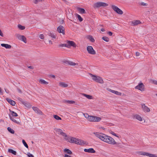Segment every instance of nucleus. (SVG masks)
Wrapping results in <instances>:
<instances>
[{
  "label": "nucleus",
  "instance_id": "obj_18",
  "mask_svg": "<svg viewBox=\"0 0 157 157\" xmlns=\"http://www.w3.org/2000/svg\"><path fill=\"white\" fill-rule=\"evenodd\" d=\"M65 63L66 64H67L71 66L78 65V63H75L72 61H67L65 62Z\"/></svg>",
  "mask_w": 157,
  "mask_h": 157
},
{
  "label": "nucleus",
  "instance_id": "obj_14",
  "mask_svg": "<svg viewBox=\"0 0 157 157\" xmlns=\"http://www.w3.org/2000/svg\"><path fill=\"white\" fill-rule=\"evenodd\" d=\"M143 111L145 112H150V110L145 104L141 105Z\"/></svg>",
  "mask_w": 157,
  "mask_h": 157
},
{
  "label": "nucleus",
  "instance_id": "obj_12",
  "mask_svg": "<svg viewBox=\"0 0 157 157\" xmlns=\"http://www.w3.org/2000/svg\"><path fill=\"white\" fill-rule=\"evenodd\" d=\"M32 108L33 110L35 111V113L40 115H43V113L38 108L35 107H32Z\"/></svg>",
  "mask_w": 157,
  "mask_h": 157
},
{
  "label": "nucleus",
  "instance_id": "obj_56",
  "mask_svg": "<svg viewBox=\"0 0 157 157\" xmlns=\"http://www.w3.org/2000/svg\"><path fill=\"white\" fill-rule=\"evenodd\" d=\"M101 31H102V32H104L105 31V30L104 29H101Z\"/></svg>",
  "mask_w": 157,
  "mask_h": 157
},
{
  "label": "nucleus",
  "instance_id": "obj_9",
  "mask_svg": "<svg viewBox=\"0 0 157 157\" xmlns=\"http://www.w3.org/2000/svg\"><path fill=\"white\" fill-rule=\"evenodd\" d=\"M54 130L56 133L58 134L61 135L64 137V138H67V135L65 133L63 132V131L62 130V129L56 128H54Z\"/></svg>",
  "mask_w": 157,
  "mask_h": 157
},
{
  "label": "nucleus",
  "instance_id": "obj_41",
  "mask_svg": "<svg viewBox=\"0 0 157 157\" xmlns=\"http://www.w3.org/2000/svg\"><path fill=\"white\" fill-rule=\"evenodd\" d=\"M59 46L60 47H66L67 48V47H68V46L67 45V43L65 44H60L59 45Z\"/></svg>",
  "mask_w": 157,
  "mask_h": 157
},
{
  "label": "nucleus",
  "instance_id": "obj_15",
  "mask_svg": "<svg viewBox=\"0 0 157 157\" xmlns=\"http://www.w3.org/2000/svg\"><path fill=\"white\" fill-rule=\"evenodd\" d=\"M107 90L111 92H112L113 93H114L117 95L120 96V95H121L122 94V93H121L118 92L117 91L113 90L110 89L109 88L107 89Z\"/></svg>",
  "mask_w": 157,
  "mask_h": 157
},
{
  "label": "nucleus",
  "instance_id": "obj_34",
  "mask_svg": "<svg viewBox=\"0 0 157 157\" xmlns=\"http://www.w3.org/2000/svg\"><path fill=\"white\" fill-rule=\"evenodd\" d=\"M7 130L10 132L12 134H13L14 133V131L10 127L8 128Z\"/></svg>",
  "mask_w": 157,
  "mask_h": 157
},
{
  "label": "nucleus",
  "instance_id": "obj_50",
  "mask_svg": "<svg viewBox=\"0 0 157 157\" xmlns=\"http://www.w3.org/2000/svg\"><path fill=\"white\" fill-rule=\"evenodd\" d=\"M108 34L110 36H112V34H113V33H112V32H109L108 33Z\"/></svg>",
  "mask_w": 157,
  "mask_h": 157
},
{
  "label": "nucleus",
  "instance_id": "obj_36",
  "mask_svg": "<svg viewBox=\"0 0 157 157\" xmlns=\"http://www.w3.org/2000/svg\"><path fill=\"white\" fill-rule=\"evenodd\" d=\"M18 27L19 29L21 30H24L25 29V27L24 26H23L20 25H18Z\"/></svg>",
  "mask_w": 157,
  "mask_h": 157
},
{
  "label": "nucleus",
  "instance_id": "obj_43",
  "mask_svg": "<svg viewBox=\"0 0 157 157\" xmlns=\"http://www.w3.org/2000/svg\"><path fill=\"white\" fill-rule=\"evenodd\" d=\"M151 83L157 85V81L154 80H151Z\"/></svg>",
  "mask_w": 157,
  "mask_h": 157
},
{
  "label": "nucleus",
  "instance_id": "obj_21",
  "mask_svg": "<svg viewBox=\"0 0 157 157\" xmlns=\"http://www.w3.org/2000/svg\"><path fill=\"white\" fill-rule=\"evenodd\" d=\"M6 100L10 105H14L16 104L15 101L10 99L7 98Z\"/></svg>",
  "mask_w": 157,
  "mask_h": 157
},
{
  "label": "nucleus",
  "instance_id": "obj_1",
  "mask_svg": "<svg viewBox=\"0 0 157 157\" xmlns=\"http://www.w3.org/2000/svg\"><path fill=\"white\" fill-rule=\"evenodd\" d=\"M95 136L101 140L110 144L114 145L117 144L115 140L112 137L105 134L99 133L94 132Z\"/></svg>",
  "mask_w": 157,
  "mask_h": 157
},
{
  "label": "nucleus",
  "instance_id": "obj_61",
  "mask_svg": "<svg viewBox=\"0 0 157 157\" xmlns=\"http://www.w3.org/2000/svg\"><path fill=\"white\" fill-rule=\"evenodd\" d=\"M156 95L157 96V94H156Z\"/></svg>",
  "mask_w": 157,
  "mask_h": 157
},
{
  "label": "nucleus",
  "instance_id": "obj_5",
  "mask_svg": "<svg viewBox=\"0 0 157 157\" xmlns=\"http://www.w3.org/2000/svg\"><path fill=\"white\" fill-rule=\"evenodd\" d=\"M108 6V4L106 3L102 2H98L94 4V7L95 8H98L100 7H106Z\"/></svg>",
  "mask_w": 157,
  "mask_h": 157
},
{
  "label": "nucleus",
  "instance_id": "obj_6",
  "mask_svg": "<svg viewBox=\"0 0 157 157\" xmlns=\"http://www.w3.org/2000/svg\"><path fill=\"white\" fill-rule=\"evenodd\" d=\"M135 89L140 90L142 92L144 91L145 90V86L142 82L139 83L138 85L135 86Z\"/></svg>",
  "mask_w": 157,
  "mask_h": 157
},
{
  "label": "nucleus",
  "instance_id": "obj_55",
  "mask_svg": "<svg viewBox=\"0 0 157 157\" xmlns=\"http://www.w3.org/2000/svg\"><path fill=\"white\" fill-rule=\"evenodd\" d=\"M49 43L51 44H52V42L50 40L49 41Z\"/></svg>",
  "mask_w": 157,
  "mask_h": 157
},
{
  "label": "nucleus",
  "instance_id": "obj_46",
  "mask_svg": "<svg viewBox=\"0 0 157 157\" xmlns=\"http://www.w3.org/2000/svg\"><path fill=\"white\" fill-rule=\"evenodd\" d=\"M39 37L40 39H43L44 38V35L43 34L40 35Z\"/></svg>",
  "mask_w": 157,
  "mask_h": 157
},
{
  "label": "nucleus",
  "instance_id": "obj_64",
  "mask_svg": "<svg viewBox=\"0 0 157 157\" xmlns=\"http://www.w3.org/2000/svg\"><path fill=\"white\" fill-rule=\"evenodd\" d=\"M63 1H64V0H63Z\"/></svg>",
  "mask_w": 157,
  "mask_h": 157
},
{
  "label": "nucleus",
  "instance_id": "obj_45",
  "mask_svg": "<svg viewBox=\"0 0 157 157\" xmlns=\"http://www.w3.org/2000/svg\"><path fill=\"white\" fill-rule=\"evenodd\" d=\"M42 0H35L33 1V2L36 4H37L39 2L42 1Z\"/></svg>",
  "mask_w": 157,
  "mask_h": 157
},
{
  "label": "nucleus",
  "instance_id": "obj_7",
  "mask_svg": "<svg viewBox=\"0 0 157 157\" xmlns=\"http://www.w3.org/2000/svg\"><path fill=\"white\" fill-rule=\"evenodd\" d=\"M138 153L140 155L147 156L149 157H157V155L155 154H151L145 152L140 151L138 152Z\"/></svg>",
  "mask_w": 157,
  "mask_h": 157
},
{
  "label": "nucleus",
  "instance_id": "obj_40",
  "mask_svg": "<svg viewBox=\"0 0 157 157\" xmlns=\"http://www.w3.org/2000/svg\"><path fill=\"white\" fill-rule=\"evenodd\" d=\"M84 116V117L86 118V119L88 120V118H89L90 116L87 113H84L83 114Z\"/></svg>",
  "mask_w": 157,
  "mask_h": 157
},
{
  "label": "nucleus",
  "instance_id": "obj_13",
  "mask_svg": "<svg viewBox=\"0 0 157 157\" xmlns=\"http://www.w3.org/2000/svg\"><path fill=\"white\" fill-rule=\"evenodd\" d=\"M57 30L59 33H62L63 35L65 34L64 29L63 26H59L57 28Z\"/></svg>",
  "mask_w": 157,
  "mask_h": 157
},
{
  "label": "nucleus",
  "instance_id": "obj_20",
  "mask_svg": "<svg viewBox=\"0 0 157 157\" xmlns=\"http://www.w3.org/2000/svg\"><path fill=\"white\" fill-rule=\"evenodd\" d=\"M77 10L81 14H84L86 13V12L85 10L80 7H78L77 8Z\"/></svg>",
  "mask_w": 157,
  "mask_h": 157
},
{
  "label": "nucleus",
  "instance_id": "obj_4",
  "mask_svg": "<svg viewBox=\"0 0 157 157\" xmlns=\"http://www.w3.org/2000/svg\"><path fill=\"white\" fill-rule=\"evenodd\" d=\"M91 76L92 78V79L96 82L101 84L103 83V81L101 77L99 76H96L92 74L91 75Z\"/></svg>",
  "mask_w": 157,
  "mask_h": 157
},
{
  "label": "nucleus",
  "instance_id": "obj_49",
  "mask_svg": "<svg viewBox=\"0 0 157 157\" xmlns=\"http://www.w3.org/2000/svg\"><path fill=\"white\" fill-rule=\"evenodd\" d=\"M0 36L2 37L3 36V34L2 33V32L1 30L0 29Z\"/></svg>",
  "mask_w": 157,
  "mask_h": 157
},
{
  "label": "nucleus",
  "instance_id": "obj_2",
  "mask_svg": "<svg viewBox=\"0 0 157 157\" xmlns=\"http://www.w3.org/2000/svg\"><path fill=\"white\" fill-rule=\"evenodd\" d=\"M64 139L70 143H74L79 145H82L86 144V142L84 141L71 136L68 137L67 136V138H64Z\"/></svg>",
  "mask_w": 157,
  "mask_h": 157
},
{
  "label": "nucleus",
  "instance_id": "obj_29",
  "mask_svg": "<svg viewBox=\"0 0 157 157\" xmlns=\"http://www.w3.org/2000/svg\"><path fill=\"white\" fill-rule=\"evenodd\" d=\"M22 103L28 108L30 107L31 106L30 104L26 101H23Z\"/></svg>",
  "mask_w": 157,
  "mask_h": 157
},
{
  "label": "nucleus",
  "instance_id": "obj_48",
  "mask_svg": "<svg viewBox=\"0 0 157 157\" xmlns=\"http://www.w3.org/2000/svg\"><path fill=\"white\" fill-rule=\"evenodd\" d=\"M140 5H141L143 6H146L147 5V4L146 3H145L144 2H142L140 3Z\"/></svg>",
  "mask_w": 157,
  "mask_h": 157
},
{
  "label": "nucleus",
  "instance_id": "obj_54",
  "mask_svg": "<svg viewBox=\"0 0 157 157\" xmlns=\"http://www.w3.org/2000/svg\"><path fill=\"white\" fill-rule=\"evenodd\" d=\"M100 128L101 129H103V130H105V128L103 127H101Z\"/></svg>",
  "mask_w": 157,
  "mask_h": 157
},
{
  "label": "nucleus",
  "instance_id": "obj_44",
  "mask_svg": "<svg viewBox=\"0 0 157 157\" xmlns=\"http://www.w3.org/2000/svg\"><path fill=\"white\" fill-rule=\"evenodd\" d=\"M27 155L28 157H34L32 154L29 152L28 153Z\"/></svg>",
  "mask_w": 157,
  "mask_h": 157
},
{
  "label": "nucleus",
  "instance_id": "obj_23",
  "mask_svg": "<svg viewBox=\"0 0 157 157\" xmlns=\"http://www.w3.org/2000/svg\"><path fill=\"white\" fill-rule=\"evenodd\" d=\"M134 118L140 121H142V118L138 114H136L134 116Z\"/></svg>",
  "mask_w": 157,
  "mask_h": 157
},
{
  "label": "nucleus",
  "instance_id": "obj_47",
  "mask_svg": "<svg viewBox=\"0 0 157 157\" xmlns=\"http://www.w3.org/2000/svg\"><path fill=\"white\" fill-rule=\"evenodd\" d=\"M115 144L117 145V147H122V145H121V144L120 143H117L116 144Z\"/></svg>",
  "mask_w": 157,
  "mask_h": 157
},
{
  "label": "nucleus",
  "instance_id": "obj_39",
  "mask_svg": "<svg viewBox=\"0 0 157 157\" xmlns=\"http://www.w3.org/2000/svg\"><path fill=\"white\" fill-rule=\"evenodd\" d=\"M13 116L14 117H17L18 116L17 114L15 112L12 111L11 112Z\"/></svg>",
  "mask_w": 157,
  "mask_h": 157
},
{
  "label": "nucleus",
  "instance_id": "obj_28",
  "mask_svg": "<svg viewBox=\"0 0 157 157\" xmlns=\"http://www.w3.org/2000/svg\"><path fill=\"white\" fill-rule=\"evenodd\" d=\"M64 151L69 155H71L72 154V152L71 150L67 148L64 149Z\"/></svg>",
  "mask_w": 157,
  "mask_h": 157
},
{
  "label": "nucleus",
  "instance_id": "obj_16",
  "mask_svg": "<svg viewBox=\"0 0 157 157\" xmlns=\"http://www.w3.org/2000/svg\"><path fill=\"white\" fill-rule=\"evenodd\" d=\"M84 151L85 152L90 153H95L96 151L93 148H90L89 149H84Z\"/></svg>",
  "mask_w": 157,
  "mask_h": 157
},
{
  "label": "nucleus",
  "instance_id": "obj_42",
  "mask_svg": "<svg viewBox=\"0 0 157 157\" xmlns=\"http://www.w3.org/2000/svg\"><path fill=\"white\" fill-rule=\"evenodd\" d=\"M10 119L12 121H13L14 122L17 123V121L16 120L14 117H12L10 116Z\"/></svg>",
  "mask_w": 157,
  "mask_h": 157
},
{
  "label": "nucleus",
  "instance_id": "obj_19",
  "mask_svg": "<svg viewBox=\"0 0 157 157\" xmlns=\"http://www.w3.org/2000/svg\"><path fill=\"white\" fill-rule=\"evenodd\" d=\"M59 85L62 87H67L68 86V85L63 82H59Z\"/></svg>",
  "mask_w": 157,
  "mask_h": 157
},
{
  "label": "nucleus",
  "instance_id": "obj_17",
  "mask_svg": "<svg viewBox=\"0 0 157 157\" xmlns=\"http://www.w3.org/2000/svg\"><path fill=\"white\" fill-rule=\"evenodd\" d=\"M143 22H142L140 21V20H133L131 21V25H136Z\"/></svg>",
  "mask_w": 157,
  "mask_h": 157
},
{
  "label": "nucleus",
  "instance_id": "obj_31",
  "mask_svg": "<svg viewBox=\"0 0 157 157\" xmlns=\"http://www.w3.org/2000/svg\"><path fill=\"white\" fill-rule=\"evenodd\" d=\"M8 151L9 152L11 153L14 155H16V152L12 149H9Z\"/></svg>",
  "mask_w": 157,
  "mask_h": 157
},
{
  "label": "nucleus",
  "instance_id": "obj_11",
  "mask_svg": "<svg viewBox=\"0 0 157 157\" xmlns=\"http://www.w3.org/2000/svg\"><path fill=\"white\" fill-rule=\"evenodd\" d=\"M67 45L68 46V48H70L71 46H72L74 47L75 48L76 47V44L73 41H67Z\"/></svg>",
  "mask_w": 157,
  "mask_h": 157
},
{
  "label": "nucleus",
  "instance_id": "obj_3",
  "mask_svg": "<svg viewBox=\"0 0 157 157\" xmlns=\"http://www.w3.org/2000/svg\"><path fill=\"white\" fill-rule=\"evenodd\" d=\"M101 120V118L100 117L96 116H90L88 120L91 122H98Z\"/></svg>",
  "mask_w": 157,
  "mask_h": 157
},
{
  "label": "nucleus",
  "instance_id": "obj_35",
  "mask_svg": "<svg viewBox=\"0 0 157 157\" xmlns=\"http://www.w3.org/2000/svg\"><path fill=\"white\" fill-rule=\"evenodd\" d=\"M54 117L56 120H61V118L59 117L56 115H53Z\"/></svg>",
  "mask_w": 157,
  "mask_h": 157
},
{
  "label": "nucleus",
  "instance_id": "obj_52",
  "mask_svg": "<svg viewBox=\"0 0 157 157\" xmlns=\"http://www.w3.org/2000/svg\"><path fill=\"white\" fill-rule=\"evenodd\" d=\"M111 134H112L113 135H114V136H117H117L116 135V134L115 133H114V132H112Z\"/></svg>",
  "mask_w": 157,
  "mask_h": 157
},
{
  "label": "nucleus",
  "instance_id": "obj_27",
  "mask_svg": "<svg viewBox=\"0 0 157 157\" xmlns=\"http://www.w3.org/2000/svg\"><path fill=\"white\" fill-rule=\"evenodd\" d=\"M87 37L91 42H94L95 41V40L92 36L88 35L87 36Z\"/></svg>",
  "mask_w": 157,
  "mask_h": 157
},
{
  "label": "nucleus",
  "instance_id": "obj_58",
  "mask_svg": "<svg viewBox=\"0 0 157 157\" xmlns=\"http://www.w3.org/2000/svg\"><path fill=\"white\" fill-rule=\"evenodd\" d=\"M2 92V91H1V89L0 88V93H1Z\"/></svg>",
  "mask_w": 157,
  "mask_h": 157
},
{
  "label": "nucleus",
  "instance_id": "obj_10",
  "mask_svg": "<svg viewBox=\"0 0 157 157\" xmlns=\"http://www.w3.org/2000/svg\"><path fill=\"white\" fill-rule=\"evenodd\" d=\"M87 50L88 52L92 55L96 54V52L94 50L93 47L91 46H88L87 47Z\"/></svg>",
  "mask_w": 157,
  "mask_h": 157
},
{
  "label": "nucleus",
  "instance_id": "obj_30",
  "mask_svg": "<svg viewBox=\"0 0 157 157\" xmlns=\"http://www.w3.org/2000/svg\"><path fill=\"white\" fill-rule=\"evenodd\" d=\"M64 102L69 104H74L75 103V101H73L65 100Z\"/></svg>",
  "mask_w": 157,
  "mask_h": 157
},
{
  "label": "nucleus",
  "instance_id": "obj_63",
  "mask_svg": "<svg viewBox=\"0 0 157 157\" xmlns=\"http://www.w3.org/2000/svg\"><path fill=\"white\" fill-rule=\"evenodd\" d=\"M32 143H33V141H32Z\"/></svg>",
  "mask_w": 157,
  "mask_h": 157
},
{
  "label": "nucleus",
  "instance_id": "obj_60",
  "mask_svg": "<svg viewBox=\"0 0 157 157\" xmlns=\"http://www.w3.org/2000/svg\"><path fill=\"white\" fill-rule=\"evenodd\" d=\"M80 21V22H81L82 21V20H79Z\"/></svg>",
  "mask_w": 157,
  "mask_h": 157
},
{
  "label": "nucleus",
  "instance_id": "obj_57",
  "mask_svg": "<svg viewBox=\"0 0 157 157\" xmlns=\"http://www.w3.org/2000/svg\"><path fill=\"white\" fill-rule=\"evenodd\" d=\"M51 76L53 78H55V76L54 75H51Z\"/></svg>",
  "mask_w": 157,
  "mask_h": 157
},
{
  "label": "nucleus",
  "instance_id": "obj_32",
  "mask_svg": "<svg viewBox=\"0 0 157 157\" xmlns=\"http://www.w3.org/2000/svg\"><path fill=\"white\" fill-rule=\"evenodd\" d=\"M83 95L87 98L88 99H92V97L90 95L86 94H83Z\"/></svg>",
  "mask_w": 157,
  "mask_h": 157
},
{
  "label": "nucleus",
  "instance_id": "obj_26",
  "mask_svg": "<svg viewBox=\"0 0 157 157\" xmlns=\"http://www.w3.org/2000/svg\"><path fill=\"white\" fill-rule=\"evenodd\" d=\"M48 35L49 36L51 37L52 39H56V35L53 33H48Z\"/></svg>",
  "mask_w": 157,
  "mask_h": 157
},
{
  "label": "nucleus",
  "instance_id": "obj_53",
  "mask_svg": "<svg viewBox=\"0 0 157 157\" xmlns=\"http://www.w3.org/2000/svg\"><path fill=\"white\" fill-rule=\"evenodd\" d=\"M28 68L31 69H33V67L32 66H30L28 67Z\"/></svg>",
  "mask_w": 157,
  "mask_h": 157
},
{
  "label": "nucleus",
  "instance_id": "obj_51",
  "mask_svg": "<svg viewBox=\"0 0 157 157\" xmlns=\"http://www.w3.org/2000/svg\"><path fill=\"white\" fill-rule=\"evenodd\" d=\"M136 56H140V53L139 52H136Z\"/></svg>",
  "mask_w": 157,
  "mask_h": 157
},
{
  "label": "nucleus",
  "instance_id": "obj_33",
  "mask_svg": "<svg viewBox=\"0 0 157 157\" xmlns=\"http://www.w3.org/2000/svg\"><path fill=\"white\" fill-rule=\"evenodd\" d=\"M75 15L76 18H77L78 20H83L81 16L79 14L76 13L75 14Z\"/></svg>",
  "mask_w": 157,
  "mask_h": 157
},
{
  "label": "nucleus",
  "instance_id": "obj_37",
  "mask_svg": "<svg viewBox=\"0 0 157 157\" xmlns=\"http://www.w3.org/2000/svg\"><path fill=\"white\" fill-rule=\"evenodd\" d=\"M102 39L106 42H108L109 41V39L106 36H103L102 38Z\"/></svg>",
  "mask_w": 157,
  "mask_h": 157
},
{
  "label": "nucleus",
  "instance_id": "obj_25",
  "mask_svg": "<svg viewBox=\"0 0 157 157\" xmlns=\"http://www.w3.org/2000/svg\"><path fill=\"white\" fill-rule=\"evenodd\" d=\"M1 45L2 47H4L7 49H10V48L11 47V46L10 45L7 44H1Z\"/></svg>",
  "mask_w": 157,
  "mask_h": 157
},
{
  "label": "nucleus",
  "instance_id": "obj_22",
  "mask_svg": "<svg viewBox=\"0 0 157 157\" xmlns=\"http://www.w3.org/2000/svg\"><path fill=\"white\" fill-rule=\"evenodd\" d=\"M19 39L23 41L25 43H27L26 39L24 36H20L19 37Z\"/></svg>",
  "mask_w": 157,
  "mask_h": 157
},
{
  "label": "nucleus",
  "instance_id": "obj_24",
  "mask_svg": "<svg viewBox=\"0 0 157 157\" xmlns=\"http://www.w3.org/2000/svg\"><path fill=\"white\" fill-rule=\"evenodd\" d=\"M39 82L40 83L44 85H47L48 83V82H46L44 80L42 79H39Z\"/></svg>",
  "mask_w": 157,
  "mask_h": 157
},
{
  "label": "nucleus",
  "instance_id": "obj_62",
  "mask_svg": "<svg viewBox=\"0 0 157 157\" xmlns=\"http://www.w3.org/2000/svg\"><path fill=\"white\" fill-rule=\"evenodd\" d=\"M0 157H3V156H1Z\"/></svg>",
  "mask_w": 157,
  "mask_h": 157
},
{
  "label": "nucleus",
  "instance_id": "obj_38",
  "mask_svg": "<svg viewBox=\"0 0 157 157\" xmlns=\"http://www.w3.org/2000/svg\"><path fill=\"white\" fill-rule=\"evenodd\" d=\"M22 142L24 146L26 147L27 148H28V144H26L25 140H22Z\"/></svg>",
  "mask_w": 157,
  "mask_h": 157
},
{
  "label": "nucleus",
  "instance_id": "obj_59",
  "mask_svg": "<svg viewBox=\"0 0 157 157\" xmlns=\"http://www.w3.org/2000/svg\"><path fill=\"white\" fill-rule=\"evenodd\" d=\"M62 23H63V20H62Z\"/></svg>",
  "mask_w": 157,
  "mask_h": 157
},
{
  "label": "nucleus",
  "instance_id": "obj_8",
  "mask_svg": "<svg viewBox=\"0 0 157 157\" xmlns=\"http://www.w3.org/2000/svg\"><path fill=\"white\" fill-rule=\"evenodd\" d=\"M111 8L113 10L117 13L121 15L123 14V12L117 6L112 5L111 6Z\"/></svg>",
  "mask_w": 157,
  "mask_h": 157
}]
</instances>
